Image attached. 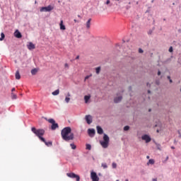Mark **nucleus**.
<instances>
[{
  "label": "nucleus",
  "instance_id": "nucleus-1",
  "mask_svg": "<svg viewBox=\"0 0 181 181\" xmlns=\"http://www.w3.org/2000/svg\"><path fill=\"white\" fill-rule=\"evenodd\" d=\"M61 136L64 141L69 142V141H73L74 139V133H71V127H64L61 131Z\"/></svg>",
  "mask_w": 181,
  "mask_h": 181
},
{
  "label": "nucleus",
  "instance_id": "nucleus-2",
  "mask_svg": "<svg viewBox=\"0 0 181 181\" xmlns=\"http://www.w3.org/2000/svg\"><path fill=\"white\" fill-rule=\"evenodd\" d=\"M32 132L39 138L40 141H42V142H45V138H43V135H45V129H37L35 127H32L31 129Z\"/></svg>",
  "mask_w": 181,
  "mask_h": 181
},
{
  "label": "nucleus",
  "instance_id": "nucleus-3",
  "mask_svg": "<svg viewBox=\"0 0 181 181\" xmlns=\"http://www.w3.org/2000/svg\"><path fill=\"white\" fill-rule=\"evenodd\" d=\"M100 144L104 149H107L108 148V145L110 144V137L106 134L103 135V141H100Z\"/></svg>",
  "mask_w": 181,
  "mask_h": 181
},
{
  "label": "nucleus",
  "instance_id": "nucleus-4",
  "mask_svg": "<svg viewBox=\"0 0 181 181\" xmlns=\"http://www.w3.org/2000/svg\"><path fill=\"white\" fill-rule=\"evenodd\" d=\"M47 121L49 122V124H52L51 129L52 131H56V129L59 128V124L56 123V121L54 120V119H48Z\"/></svg>",
  "mask_w": 181,
  "mask_h": 181
},
{
  "label": "nucleus",
  "instance_id": "nucleus-5",
  "mask_svg": "<svg viewBox=\"0 0 181 181\" xmlns=\"http://www.w3.org/2000/svg\"><path fill=\"white\" fill-rule=\"evenodd\" d=\"M54 7L51 5H49L48 6L42 7L40 11L41 12H50V11H53Z\"/></svg>",
  "mask_w": 181,
  "mask_h": 181
},
{
  "label": "nucleus",
  "instance_id": "nucleus-6",
  "mask_svg": "<svg viewBox=\"0 0 181 181\" xmlns=\"http://www.w3.org/2000/svg\"><path fill=\"white\" fill-rule=\"evenodd\" d=\"M68 177H71V179H76V181H80V176L74 174V173H69L66 174Z\"/></svg>",
  "mask_w": 181,
  "mask_h": 181
},
{
  "label": "nucleus",
  "instance_id": "nucleus-7",
  "mask_svg": "<svg viewBox=\"0 0 181 181\" xmlns=\"http://www.w3.org/2000/svg\"><path fill=\"white\" fill-rule=\"evenodd\" d=\"M90 179L92 181H100V177H98V175H97V173L95 172L90 173Z\"/></svg>",
  "mask_w": 181,
  "mask_h": 181
},
{
  "label": "nucleus",
  "instance_id": "nucleus-8",
  "mask_svg": "<svg viewBox=\"0 0 181 181\" xmlns=\"http://www.w3.org/2000/svg\"><path fill=\"white\" fill-rule=\"evenodd\" d=\"M141 139H142V141H145L146 144H149V142H151V141H152V139L148 134L143 135L141 136Z\"/></svg>",
  "mask_w": 181,
  "mask_h": 181
},
{
  "label": "nucleus",
  "instance_id": "nucleus-9",
  "mask_svg": "<svg viewBox=\"0 0 181 181\" xmlns=\"http://www.w3.org/2000/svg\"><path fill=\"white\" fill-rule=\"evenodd\" d=\"M85 119L88 125L93 122V116L87 115L85 116Z\"/></svg>",
  "mask_w": 181,
  "mask_h": 181
},
{
  "label": "nucleus",
  "instance_id": "nucleus-10",
  "mask_svg": "<svg viewBox=\"0 0 181 181\" xmlns=\"http://www.w3.org/2000/svg\"><path fill=\"white\" fill-rule=\"evenodd\" d=\"M88 134L89 136H90V138L94 137V136L95 135V129H88Z\"/></svg>",
  "mask_w": 181,
  "mask_h": 181
},
{
  "label": "nucleus",
  "instance_id": "nucleus-11",
  "mask_svg": "<svg viewBox=\"0 0 181 181\" xmlns=\"http://www.w3.org/2000/svg\"><path fill=\"white\" fill-rule=\"evenodd\" d=\"M15 37H17V39H21L22 37V33L18 30H16L14 33Z\"/></svg>",
  "mask_w": 181,
  "mask_h": 181
},
{
  "label": "nucleus",
  "instance_id": "nucleus-12",
  "mask_svg": "<svg viewBox=\"0 0 181 181\" xmlns=\"http://www.w3.org/2000/svg\"><path fill=\"white\" fill-rule=\"evenodd\" d=\"M97 132L99 134V135H103L104 134V130H103V128L100 126L96 127Z\"/></svg>",
  "mask_w": 181,
  "mask_h": 181
},
{
  "label": "nucleus",
  "instance_id": "nucleus-13",
  "mask_svg": "<svg viewBox=\"0 0 181 181\" xmlns=\"http://www.w3.org/2000/svg\"><path fill=\"white\" fill-rule=\"evenodd\" d=\"M122 100V96H117L115 98L114 101L116 104H118V103H121V100Z\"/></svg>",
  "mask_w": 181,
  "mask_h": 181
},
{
  "label": "nucleus",
  "instance_id": "nucleus-14",
  "mask_svg": "<svg viewBox=\"0 0 181 181\" xmlns=\"http://www.w3.org/2000/svg\"><path fill=\"white\" fill-rule=\"evenodd\" d=\"M27 47L28 50H33V49H35V47L33 42H29L28 45H27Z\"/></svg>",
  "mask_w": 181,
  "mask_h": 181
},
{
  "label": "nucleus",
  "instance_id": "nucleus-15",
  "mask_svg": "<svg viewBox=\"0 0 181 181\" xmlns=\"http://www.w3.org/2000/svg\"><path fill=\"white\" fill-rule=\"evenodd\" d=\"M59 26H60L61 30H66V26L63 25V20L60 21Z\"/></svg>",
  "mask_w": 181,
  "mask_h": 181
},
{
  "label": "nucleus",
  "instance_id": "nucleus-16",
  "mask_svg": "<svg viewBox=\"0 0 181 181\" xmlns=\"http://www.w3.org/2000/svg\"><path fill=\"white\" fill-rule=\"evenodd\" d=\"M91 26V18H89L88 21L86 22V28L87 29H90V27Z\"/></svg>",
  "mask_w": 181,
  "mask_h": 181
},
{
  "label": "nucleus",
  "instance_id": "nucleus-17",
  "mask_svg": "<svg viewBox=\"0 0 181 181\" xmlns=\"http://www.w3.org/2000/svg\"><path fill=\"white\" fill-rule=\"evenodd\" d=\"M90 98H91V95H90L84 96V100H85L86 104H87L88 103V101L90 100Z\"/></svg>",
  "mask_w": 181,
  "mask_h": 181
},
{
  "label": "nucleus",
  "instance_id": "nucleus-18",
  "mask_svg": "<svg viewBox=\"0 0 181 181\" xmlns=\"http://www.w3.org/2000/svg\"><path fill=\"white\" fill-rule=\"evenodd\" d=\"M16 80H21V74H19V71H16Z\"/></svg>",
  "mask_w": 181,
  "mask_h": 181
},
{
  "label": "nucleus",
  "instance_id": "nucleus-19",
  "mask_svg": "<svg viewBox=\"0 0 181 181\" xmlns=\"http://www.w3.org/2000/svg\"><path fill=\"white\" fill-rule=\"evenodd\" d=\"M42 142H44V144H45L47 146H52V141H46V139H45V141H42Z\"/></svg>",
  "mask_w": 181,
  "mask_h": 181
},
{
  "label": "nucleus",
  "instance_id": "nucleus-20",
  "mask_svg": "<svg viewBox=\"0 0 181 181\" xmlns=\"http://www.w3.org/2000/svg\"><path fill=\"white\" fill-rule=\"evenodd\" d=\"M59 93H60V90L59 89L52 93V95H59Z\"/></svg>",
  "mask_w": 181,
  "mask_h": 181
},
{
  "label": "nucleus",
  "instance_id": "nucleus-21",
  "mask_svg": "<svg viewBox=\"0 0 181 181\" xmlns=\"http://www.w3.org/2000/svg\"><path fill=\"white\" fill-rule=\"evenodd\" d=\"M155 163L154 159H150L148 160V162L147 163V165H153Z\"/></svg>",
  "mask_w": 181,
  "mask_h": 181
},
{
  "label": "nucleus",
  "instance_id": "nucleus-22",
  "mask_svg": "<svg viewBox=\"0 0 181 181\" xmlns=\"http://www.w3.org/2000/svg\"><path fill=\"white\" fill-rule=\"evenodd\" d=\"M86 149L87 150V151H91V144H87L86 145Z\"/></svg>",
  "mask_w": 181,
  "mask_h": 181
},
{
  "label": "nucleus",
  "instance_id": "nucleus-23",
  "mask_svg": "<svg viewBox=\"0 0 181 181\" xmlns=\"http://www.w3.org/2000/svg\"><path fill=\"white\" fill-rule=\"evenodd\" d=\"M36 73H37V69H33L31 70V74H33V76H35V74H36Z\"/></svg>",
  "mask_w": 181,
  "mask_h": 181
},
{
  "label": "nucleus",
  "instance_id": "nucleus-24",
  "mask_svg": "<svg viewBox=\"0 0 181 181\" xmlns=\"http://www.w3.org/2000/svg\"><path fill=\"white\" fill-rule=\"evenodd\" d=\"M16 98H18V96L16 94H14L13 93H11V99L16 100Z\"/></svg>",
  "mask_w": 181,
  "mask_h": 181
},
{
  "label": "nucleus",
  "instance_id": "nucleus-25",
  "mask_svg": "<svg viewBox=\"0 0 181 181\" xmlns=\"http://www.w3.org/2000/svg\"><path fill=\"white\" fill-rule=\"evenodd\" d=\"M4 39H5V34H4V33H1L0 41L2 42V40H4Z\"/></svg>",
  "mask_w": 181,
  "mask_h": 181
},
{
  "label": "nucleus",
  "instance_id": "nucleus-26",
  "mask_svg": "<svg viewBox=\"0 0 181 181\" xmlns=\"http://www.w3.org/2000/svg\"><path fill=\"white\" fill-rule=\"evenodd\" d=\"M70 146H71V149H76V148H77V146H76V144H74V143L71 144Z\"/></svg>",
  "mask_w": 181,
  "mask_h": 181
},
{
  "label": "nucleus",
  "instance_id": "nucleus-27",
  "mask_svg": "<svg viewBox=\"0 0 181 181\" xmlns=\"http://www.w3.org/2000/svg\"><path fill=\"white\" fill-rule=\"evenodd\" d=\"M96 70V74H99L100 71H101V67L98 66L95 69Z\"/></svg>",
  "mask_w": 181,
  "mask_h": 181
},
{
  "label": "nucleus",
  "instance_id": "nucleus-28",
  "mask_svg": "<svg viewBox=\"0 0 181 181\" xmlns=\"http://www.w3.org/2000/svg\"><path fill=\"white\" fill-rule=\"evenodd\" d=\"M101 166L103 168V169H107V168H108V165H107V163H103Z\"/></svg>",
  "mask_w": 181,
  "mask_h": 181
},
{
  "label": "nucleus",
  "instance_id": "nucleus-29",
  "mask_svg": "<svg viewBox=\"0 0 181 181\" xmlns=\"http://www.w3.org/2000/svg\"><path fill=\"white\" fill-rule=\"evenodd\" d=\"M65 103H66V104H69V103H70V98L66 97L65 98Z\"/></svg>",
  "mask_w": 181,
  "mask_h": 181
},
{
  "label": "nucleus",
  "instance_id": "nucleus-30",
  "mask_svg": "<svg viewBox=\"0 0 181 181\" xmlns=\"http://www.w3.org/2000/svg\"><path fill=\"white\" fill-rule=\"evenodd\" d=\"M124 131H129V126H125L124 127Z\"/></svg>",
  "mask_w": 181,
  "mask_h": 181
},
{
  "label": "nucleus",
  "instance_id": "nucleus-31",
  "mask_svg": "<svg viewBox=\"0 0 181 181\" xmlns=\"http://www.w3.org/2000/svg\"><path fill=\"white\" fill-rule=\"evenodd\" d=\"M112 168H113V169H116V168H117V163H112Z\"/></svg>",
  "mask_w": 181,
  "mask_h": 181
},
{
  "label": "nucleus",
  "instance_id": "nucleus-32",
  "mask_svg": "<svg viewBox=\"0 0 181 181\" xmlns=\"http://www.w3.org/2000/svg\"><path fill=\"white\" fill-rule=\"evenodd\" d=\"M139 53H144V49L141 48L139 49Z\"/></svg>",
  "mask_w": 181,
  "mask_h": 181
},
{
  "label": "nucleus",
  "instance_id": "nucleus-33",
  "mask_svg": "<svg viewBox=\"0 0 181 181\" xmlns=\"http://www.w3.org/2000/svg\"><path fill=\"white\" fill-rule=\"evenodd\" d=\"M90 77H91V75H90V76H86L85 77V81H86V80H88V78H90Z\"/></svg>",
  "mask_w": 181,
  "mask_h": 181
},
{
  "label": "nucleus",
  "instance_id": "nucleus-34",
  "mask_svg": "<svg viewBox=\"0 0 181 181\" xmlns=\"http://www.w3.org/2000/svg\"><path fill=\"white\" fill-rule=\"evenodd\" d=\"M111 3V1L110 0H107L106 1V5H110V4Z\"/></svg>",
  "mask_w": 181,
  "mask_h": 181
},
{
  "label": "nucleus",
  "instance_id": "nucleus-35",
  "mask_svg": "<svg viewBox=\"0 0 181 181\" xmlns=\"http://www.w3.org/2000/svg\"><path fill=\"white\" fill-rule=\"evenodd\" d=\"M169 52H173V47H170L169 48Z\"/></svg>",
  "mask_w": 181,
  "mask_h": 181
},
{
  "label": "nucleus",
  "instance_id": "nucleus-36",
  "mask_svg": "<svg viewBox=\"0 0 181 181\" xmlns=\"http://www.w3.org/2000/svg\"><path fill=\"white\" fill-rule=\"evenodd\" d=\"M78 59H80V56L78 55V56H76V59L78 60Z\"/></svg>",
  "mask_w": 181,
  "mask_h": 181
},
{
  "label": "nucleus",
  "instance_id": "nucleus-37",
  "mask_svg": "<svg viewBox=\"0 0 181 181\" xmlns=\"http://www.w3.org/2000/svg\"><path fill=\"white\" fill-rule=\"evenodd\" d=\"M74 23H78V21H77V20L75 19V20H74Z\"/></svg>",
  "mask_w": 181,
  "mask_h": 181
},
{
  "label": "nucleus",
  "instance_id": "nucleus-38",
  "mask_svg": "<svg viewBox=\"0 0 181 181\" xmlns=\"http://www.w3.org/2000/svg\"><path fill=\"white\" fill-rule=\"evenodd\" d=\"M160 74H161V73H160V71H158V76H160Z\"/></svg>",
  "mask_w": 181,
  "mask_h": 181
},
{
  "label": "nucleus",
  "instance_id": "nucleus-39",
  "mask_svg": "<svg viewBox=\"0 0 181 181\" xmlns=\"http://www.w3.org/2000/svg\"><path fill=\"white\" fill-rule=\"evenodd\" d=\"M147 87H151V84H149V83H147Z\"/></svg>",
  "mask_w": 181,
  "mask_h": 181
},
{
  "label": "nucleus",
  "instance_id": "nucleus-40",
  "mask_svg": "<svg viewBox=\"0 0 181 181\" xmlns=\"http://www.w3.org/2000/svg\"><path fill=\"white\" fill-rule=\"evenodd\" d=\"M11 91H12V93H13V91H15V88H13L11 89Z\"/></svg>",
  "mask_w": 181,
  "mask_h": 181
},
{
  "label": "nucleus",
  "instance_id": "nucleus-41",
  "mask_svg": "<svg viewBox=\"0 0 181 181\" xmlns=\"http://www.w3.org/2000/svg\"><path fill=\"white\" fill-rule=\"evenodd\" d=\"M152 181H158V180L156 178H154L152 180Z\"/></svg>",
  "mask_w": 181,
  "mask_h": 181
},
{
  "label": "nucleus",
  "instance_id": "nucleus-42",
  "mask_svg": "<svg viewBox=\"0 0 181 181\" xmlns=\"http://www.w3.org/2000/svg\"><path fill=\"white\" fill-rule=\"evenodd\" d=\"M65 67H69V64H65Z\"/></svg>",
  "mask_w": 181,
  "mask_h": 181
},
{
  "label": "nucleus",
  "instance_id": "nucleus-43",
  "mask_svg": "<svg viewBox=\"0 0 181 181\" xmlns=\"http://www.w3.org/2000/svg\"><path fill=\"white\" fill-rule=\"evenodd\" d=\"M171 149H175V146H171Z\"/></svg>",
  "mask_w": 181,
  "mask_h": 181
},
{
  "label": "nucleus",
  "instance_id": "nucleus-44",
  "mask_svg": "<svg viewBox=\"0 0 181 181\" xmlns=\"http://www.w3.org/2000/svg\"><path fill=\"white\" fill-rule=\"evenodd\" d=\"M67 95H68V97H70V93H68Z\"/></svg>",
  "mask_w": 181,
  "mask_h": 181
},
{
  "label": "nucleus",
  "instance_id": "nucleus-45",
  "mask_svg": "<svg viewBox=\"0 0 181 181\" xmlns=\"http://www.w3.org/2000/svg\"><path fill=\"white\" fill-rule=\"evenodd\" d=\"M168 80H170V76H168Z\"/></svg>",
  "mask_w": 181,
  "mask_h": 181
},
{
  "label": "nucleus",
  "instance_id": "nucleus-46",
  "mask_svg": "<svg viewBox=\"0 0 181 181\" xmlns=\"http://www.w3.org/2000/svg\"><path fill=\"white\" fill-rule=\"evenodd\" d=\"M129 90H132V88L130 86V87L129 88Z\"/></svg>",
  "mask_w": 181,
  "mask_h": 181
},
{
  "label": "nucleus",
  "instance_id": "nucleus-47",
  "mask_svg": "<svg viewBox=\"0 0 181 181\" xmlns=\"http://www.w3.org/2000/svg\"><path fill=\"white\" fill-rule=\"evenodd\" d=\"M146 158H147V159H149V156H147Z\"/></svg>",
  "mask_w": 181,
  "mask_h": 181
},
{
  "label": "nucleus",
  "instance_id": "nucleus-48",
  "mask_svg": "<svg viewBox=\"0 0 181 181\" xmlns=\"http://www.w3.org/2000/svg\"><path fill=\"white\" fill-rule=\"evenodd\" d=\"M148 94H150V93H151V90H148Z\"/></svg>",
  "mask_w": 181,
  "mask_h": 181
},
{
  "label": "nucleus",
  "instance_id": "nucleus-49",
  "mask_svg": "<svg viewBox=\"0 0 181 181\" xmlns=\"http://www.w3.org/2000/svg\"><path fill=\"white\" fill-rule=\"evenodd\" d=\"M168 159H169V157H168V156H167V158H166V160H168Z\"/></svg>",
  "mask_w": 181,
  "mask_h": 181
},
{
  "label": "nucleus",
  "instance_id": "nucleus-50",
  "mask_svg": "<svg viewBox=\"0 0 181 181\" xmlns=\"http://www.w3.org/2000/svg\"><path fill=\"white\" fill-rule=\"evenodd\" d=\"M170 83H172V79H170Z\"/></svg>",
  "mask_w": 181,
  "mask_h": 181
},
{
  "label": "nucleus",
  "instance_id": "nucleus-51",
  "mask_svg": "<svg viewBox=\"0 0 181 181\" xmlns=\"http://www.w3.org/2000/svg\"><path fill=\"white\" fill-rule=\"evenodd\" d=\"M125 181H129L128 179H126Z\"/></svg>",
  "mask_w": 181,
  "mask_h": 181
},
{
  "label": "nucleus",
  "instance_id": "nucleus-52",
  "mask_svg": "<svg viewBox=\"0 0 181 181\" xmlns=\"http://www.w3.org/2000/svg\"><path fill=\"white\" fill-rule=\"evenodd\" d=\"M148 111H149V112H151V109H149V110H148Z\"/></svg>",
  "mask_w": 181,
  "mask_h": 181
},
{
  "label": "nucleus",
  "instance_id": "nucleus-53",
  "mask_svg": "<svg viewBox=\"0 0 181 181\" xmlns=\"http://www.w3.org/2000/svg\"><path fill=\"white\" fill-rule=\"evenodd\" d=\"M157 132H159V130H158V129H157Z\"/></svg>",
  "mask_w": 181,
  "mask_h": 181
},
{
  "label": "nucleus",
  "instance_id": "nucleus-54",
  "mask_svg": "<svg viewBox=\"0 0 181 181\" xmlns=\"http://www.w3.org/2000/svg\"><path fill=\"white\" fill-rule=\"evenodd\" d=\"M116 181H119V180H117Z\"/></svg>",
  "mask_w": 181,
  "mask_h": 181
},
{
  "label": "nucleus",
  "instance_id": "nucleus-55",
  "mask_svg": "<svg viewBox=\"0 0 181 181\" xmlns=\"http://www.w3.org/2000/svg\"><path fill=\"white\" fill-rule=\"evenodd\" d=\"M180 136H181V134H180Z\"/></svg>",
  "mask_w": 181,
  "mask_h": 181
},
{
  "label": "nucleus",
  "instance_id": "nucleus-56",
  "mask_svg": "<svg viewBox=\"0 0 181 181\" xmlns=\"http://www.w3.org/2000/svg\"><path fill=\"white\" fill-rule=\"evenodd\" d=\"M115 1H119V0H115Z\"/></svg>",
  "mask_w": 181,
  "mask_h": 181
}]
</instances>
